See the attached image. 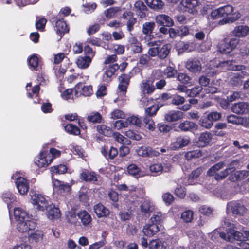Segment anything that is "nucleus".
Here are the masks:
<instances>
[{
	"mask_svg": "<svg viewBox=\"0 0 249 249\" xmlns=\"http://www.w3.org/2000/svg\"><path fill=\"white\" fill-rule=\"evenodd\" d=\"M155 26L154 22H146L142 25V32L145 35H150L152 33Z\"/></svg>",
	"mask_w": 249,
	"mask_h": 249,
	"instance_id": "58836bf2",
	"label": "nucleus"
},
{
	"mask_svg": "<svg viewBox=\"0 0 249 249\" xmlns=\"http://www.w3.org/2000/svg\"><path fill=\"white\" fill-rule=\"evenodd\" d=\"M149 249H166V246L160 239L152 240L149 243Z\"/></svg>",
	"mask_w": 249,
	"mask_h": 249,
	"instance_id": "4c0bfd02",
	"label": "nucleus"
},
{
	"mask_svg": "<svg viewBox=\"0 0 249 249\" xmlns=\"http://www.w3.org/2000/svg\"><path fill=\"white\" fill-rule=\"evenodd\" d=\"M149 169L151 173L155 175L160 174L163 170H164L165 172H168L170 170L168 167L167 168H163L161 163L153 164L149 166Z\"/></svg>",
	"mask_w": 249,
	"mask_h": 249,
	"instance_id": "72a5a7b5",
	"label": "nucleus"
},
{
	"mask_svg": "<svg viewBox=\"0 0 249 249\" xmlns=\"http://www.w3.org/2000/svg\"><path fill=\"white\" fill-rule=\"evenodd\" d=\"M127 171L129 174L136 176L140 175L141 169L136 164H131L128 166Z\"/></svg>",
	"mask_w": 249,
	"mask_h": 249,
	"instance_id": "8fccbe9b",
	"label": "nucleus"
},
{
	"mask_svg": "<svg viewBox=\"0 0 249 249\" xmlns=\"http://www.w3.org/2000/svg\"><path fill=\"white\" fill-rule=\"evenodd\" d=\"M185 98L179 95H175L172 99V103L176 106H179L183 104L185 102Z\"/></svg>",
	"mask_w": 249,
	"mask_h": 249,
	"instance_id": "052dcab7",
	"label": "nucleus"
},
{
	"mask_svg": "<svg viewBox=\"0 0 249 249\" xmlns=\"http://www.w3.org/2000/svg\"><path fill=\"white\" fill-rule=\"evenodd\" d=\"M74 89L75 95L76 97H79L81 95L89 96L93 93L91 86H84L81 83H78L75 85Z\"/></svg>",
	"mask_w": 249,
	"mask_h": 249,
	"instance_id": "6e6552de",
	"label": "nucleus"
},
{
	"mask_svg": "<svg viewBox=\"0 0 249 249\" xmlns=\"http://www.w3.org/2000/svg\"><path fill=\"white\" fill-rule=\"evenodd\" d=\"M178 80L184 84L192 85L191 78L184 73H179L178 75Z\"/></svg>",
	"mask_w": 249,
	"mask_h": 249,
	"instance_id": "79ce46f5",
	"label": "nucleus"
},
{
	"mask_svg": "<svg viewBox=\"0 0 249 249\" xmlns=\"http://www.w3.org/2000/svg\"><path fill=\"white\" fill-rule=\"evenodd\" d=\"M145 126L150 130L153 131L155 128V125L153 120L148 116H145L143 119Z\"/></svg>",
	"mask_w": 249,
	"mask_h": 249,
	"instance_id": "6e6d98bb",
	"label": "nucleus"
},
{
	"mask_svg": "<svg viewBox=\"0 0 249 249\" xmlns=\"http://www.w3.org/2000/svg\"><path fill=\"white\" fill-rule=\"evenodd\" d=\"M137 151L139 156L143 157H157L160 154L159 151L149 146H141Z\"/></svg>",
	"mask_w": 249,
	"mask_h": 249,
	"instance_id": "1a4fd4ad",
	"label": "nucleus"
},
{
	"mask_svg": "<svg viewBox=\"0 0 249 249\" xmlns=\"http://www.w3.org/2000/svg\"><path fill=\"white\" fill-rule=\"evenodd\" d=\"M202 156L201 151L199 150L190 151L186 153L185 158L187 160H191L200 157Z\"/></svg>",
	"mask_w": 249,
	"mask_h": 249,
	"instance_id": "ea45409f",
	"label": "nucleus"
},
{
	"mask_svg": "<svg viewBox=\"0 0 249 249\" xmlns=\"http://www.w3.org/2000/svg\"><path fill=\"white\" fill-rule=\"evenodd\" d=\"M14 214L17 221V228L19 231L26 233L35 229L36 223L31 220L26 212L21 208H15Z\"/></svg>",
	"mask_w": 249,
	"mask_h": 249,
	"instance_id": "f257e3e1",
	"label": "nucleus"
},
{
	"mask_svg": "<svg viewBox=\"0 0 249 249\" xmlns=\"http://www.w3.org/2000/svg\"><path fill=\"white\" fill-rule=\"evenodd\" d=\"M225 166V163L224 162H219L213 166H212L207 171V175L209 176H214V178L215 179L216 176L219 174L218 172L220 169L223 168Z\"/></svg>",
	"mask_w": 249,
	"mask_h": 249,
	"instance_id": "2f4dec72",
	"label": "nucleus"
},
{
	"mask_svg": "<svg viewBox=\"0 0 249 249\" xmlns=\"http://www.w3.org/2000/svg\"><path fill=\"white\" fill-rule=\"evenodd\" d=\"M176 47L178 50V52H190L195 50V44L193 42H184L183 41H180L177 43Z\"/></svg>",
	"mask_w": 249,
	"mask_h": 249,
	"instance_id": "393cba45",
	"label": "nucleus"
},
{
	"mask_svg": "<svg viewBox=\"0 0 249 249\" xmlns=\"http://www.w3.org/2000/svg\"><path fill=\"white\" fill-rule=\"evenodd\" d=\"M155 21L157 24L160 26L171 27L174 25L173 19L168 15L160 14L156 16Z\"/></svg>",
	"mask_w": 249,
	"mask_h": 249,
	"instance_id": "ddd939ff",
	"label": "nucleus"
},
{
	"mask_svg": "<svg viewBox=\"0 0 249 249\" xmlns=\"http://www.w3.org/2000/svg\"><path fill=\"white\" fill-rule=\"evenodd\" d=\"M159 109V106L156 105H154L148 107L145 109V114L147 115L146 116L150 117L155 115Z\"/></svg>",
	"mask_w": 249,
	"mask_h": 249,
	"instance_id": "5fc2aeb1",
	"label": "nucleus"
},
{
	"mask_svg": "<svg viewBox=\"0 0 249 249\" xmlns=\"http://www.w3.org/2000/svg\"><path fill=\"white\" fill-rule=\"evenodd\" d=\"M232 111L236 114H246L249 111V104L247 102H239L231 107Z\"/></svg>",
	"mask_w": 249,
	"mask_h": 249,
	"instance_id": "dca6fc26",
	"label": "nucleus"
},
{
	"mask_svg": "<svg viewBox=\"0 0 249 249\" xmlns=\"http://www.w3.org/2000/svg\"><path fill=\"white\" fill-rule=\"evenodd\" d=\"M66 132L71 134L78 135L80 134V131L79 128L72 124H68L65 127Z\"/></svg>",
	"mask_w": 249,
	"mask_h": 249,
	"instance_id": "de8ad7c7",
	"label": "nucleus"
},
{
	"mask_svg": "<svg viewBox=\"0 0 249 249\" xmlns=\"http://www.w3.org/2000/svg\"><path fill=\"white\" fill-rule=\"evenodd\" d=\"M134 8L135 11L139 13L141 17H142L143 12L146 10V7L143 2L141 1H137L134 4Z\"/></svg>",
	"mask_w": 249,
	"mask_h": 249,
	"instance_id": "37998d69",
	"label": "nucleus"
},
{
	"mask_svg": "<svg viewBox=\"0 0 249 249\" xmlns=\"http://www.w3.org/2000/svg\"><path fill=\"white\" fill-rule=\"evenodd\" d=\"M129 79L130 76L126 74H122L119 77L120 83L118 85V90L123 95H124L126 92Z\"/></svg>",
	"mask_w": 249,
	"mask_h": 249,
	"instance_id": "f8f14e48",
	"label": "nucleus"
},
{
	"mask_svg": "<svg viewBox=\"0 0 249 249\" xmlns=\"http://www.w3.org/2000/svg\"><path fill=\"white\" fill-rule=\"evenodd\" d=\"M53 185L55 187H58L64 192L70 193L71 191V186L68 184H64L63 182L56 180L53 182Z\"/></svg>",
	"mask_w": 249,
	"mask_h": 249,
	"instance_id": "a18cd8bd",
	"label": "nucleus"
},
{
	"mask_svg": "<svg viewBox=\"0 0 249 249\" xmlns=\"http://www.w3.org/2000/svg\"><path fill=\"white\" fill-rule=\"evenodd\" d=\"M234 36L239 38L245 37L249 35V26L247 25H238L233 30Z\"/></svg>",
	"mask_w": 249,
	"mask_h": 249,
	"instance_id": "4468645a",
	"label": "nucleus"
},
{
	"mask_svg": "<svg viewBox=\"0 0 249 249\" xmlns=\"http://www.w3.org/2000/svg\"><path fill=\"white\" fill-rule=\"evenodd\" d=\"M83 11L86 14H90L92 13L97 7L95 3H87L83 4Z\"/></svg>",
	"mask_w": 249,
	"mask_h": 249,
	"instance_id": "09e8293b",
	"label": "nucleus"
},
{
	"mask_svg": "<svg viewBox=\"0 0 249 249\" xmlns=\"http://www.w3.org/2000/svg\"><path fill=\"white\" fill-rule=\"evenodd\" d=\"M199 124L201 126L206 129H210L213 126V123L207 115L206 117L200 119L199 120Z\"/></svg>",
	"mask_w": 249,
	"mask_h": 249,
	"instance_id": "a19ab883",
	"label": "nucleus"
},
{
	"mask_svg": "<svg viewBox=\"0 0 249 249\" xmlns=\"http://www.w3.org/2000/svg\"><path fill=\"white\" fill-rule=\"evenodd\" d=\"M31 200L35 208L39 211H44L48 205L47 200L41 194L31 191Z\"/></svg>",
	"mask_w": 249,
	"mask_h": 249,
	"instance_id": "7ed1b4c3",
	"label": "nucleus"
},
{
	"mask_svg": "<svg viewBox=\"0 0 249 249\" xmlns=\"http://www.w3.org/2000/svg\"><path fill=\"white\" fill-rule=\"evenodd\" d=\"M246 72L243 71L234 73L231 78L230 83L234 86H238L242 83V79L246 75Z\"/></svg>",
	"mask_w": 249,
	"mask_h": 249,
	"instance_id": "c756f323",
	"label": "nucleus"
},
{
	"mask_svg": "<svg viewBox=\"0 0 249 249\" xmlns=\"http://www.w3.org/2000/svg\"><path fill=\"white\" fill-rule=\"evenodd\" d=\"M67 171V167L66 165L60 164L57 166L52 167L51 171L53 174H64Z\"/></svg>",
	"mask_w": 249,
	"mask_h": 249,
	"instance_id": "c03bdc74",
	"label": "nucleus"
},
{
	"mask_svg": "<svg viewBox=\"0 0 249 249\" xmlns=\"http://www.w3.org/2000/svg\"><path fill=\"white\" fill-rule=\"evenodd\" d=\"M149 54H142L139 58V63L140 64L147 66L149 65L151 58Z\"/></svg>",
	"mask_w": 249,
	"mask_h": 249,
	"instance_id": "774afa93",
	"label": "nucleus"
},
{
	"mask_svg": "<svg viewBox=\"0 0 249 249\" xmlns=\"http://www.w3.org/2000/svg\"><path fill=\"white\" fill-rule=\"evenodd\" d=\"M28 63L31 68L36 70L38 65V58L36 54L31 56L28 60Z\"/></svg>",
	"mask_w": 249,
	"mask_h": 249,
	"instance_id": "603ef678",
	"label": "nucleus"
},
{
	"mask_svg": "<svg viewBox=\"0 0 249 249\" xmlns=\"http://www.w3.org/2000/svg\"><path fill=\"white\" fill-rule=\"evenodd\" d=\"M164 117L168 122H175L183 118V113L178 110H170L165 114Z\"/></svg>",
	"mask_w": 249,
	"mask_h": 249,
	"instance_id": "aec40b11",
	"label": "nucleus"
},
{
	"mask_svg": "<svg viewBox=\"0 0 249 249\" xmlns=\"http://www.w3.org/2000/svg\"><path fill=\"white\" fill-rule=\"evenodd\" d=\"M193 217V212L191 210L184 212L181 214V218L186 222H190Z\"/></svg>",
	"mask_w": 249,
	"mask_h": 249,
	"instance_id": "bf43d9fd",
	"label": "nucleus"
},
{
	"mask_svg": "<svg viewBox=\"0 0 249 249\" xmlns=\"http://www.w3.org/2000/svg\"><path fill=\"white\" fill-rule=\"evenodd\" d=\"M93 209L98 218L107 217L110 213L109 210L100 203L95 205Z\"/></svg>",
	"mask_w": 249,
	"mask_h": 249,
	"instance_id": "4be33fe9",
	"label": "nucleus"
},
{
	"mask_svg": "<svg viewBox=\"0 0 249 249\" xmlns=\"http://www.w3.org/2000/svg\"><path fill=\"white\" fill-rule=\"evenodd\" d=\"M126 122L128 125L129 124H132L137 126H140L142 123L141 118L136 116H132L128 117L126 120Z\"/></svg>",
	"mask_w": 249,
	"mask_h": 249,
	"instance_id": "3c124183",
	"label": "nucleus"
},
{
	"mask_svg": "<svg viewBox=\"0 0 249 249\" xmlns=\"http://www.w3.org/2000/svg\"><path fill=\"white\" fill-rule=\"evenodd\" d=\"M171 46L165 44L162 46H156L150 48L148 51V54L151 57L157 56L161 59L166 58L170 53Z\"/></svg>",
	"mask_w": 249,
	"mask_h": 249,
	"instance_id": "20e7f679",
	"label": "nucleus"
},
{
	"mask_svg": "<svg viewBox=\"0 0 249 249\" xmlns=\"http://www.w3.org/2000/svg\"><path fill=\"white\" fill-rule=\"evenodd\" d=\"M118 7H111L105 11L106 17L108 18H111L115 17L116 14L119 11Z\"/></svg>",
	"mask_w": 249,
	"mask_h": 249,
	"instance_id": "13d9d810",
	"label": "nucleus"
},
{
	"mask_svg": "<svg viewBox=\"0 0 249 249\" xmlns=\"http://www.w3.org/2000/svg\"><path fill=\"white\" fill-rule=\"evenodd\" d=\"M212 139V135L210 132H206L201 134L197 142L199 147H205L208 145Z\"/></svg>",
	"mask_w": 249,
	"mask_h": 249,
	"instance_id": "a878e982",
	"label": "nucleus"
},
{
	"mask_svg": "<svg viewBox=\"0 0 249 249\" xmlns=\"http://www.w3.org/2000/svg\"><path fill=\"white\" fill-rule=\"evenodd\" d=\"M113 137L116 141L121 143L129 144L130 142L127 138L118 132L115 133Z\"/></svg>",
	"mask_w": 249,
	"mask_h": 249,
	"instance_id": "4d7b16f0",
	"label": "nucleus"
},
{
	"mask_svg": "<svg viewBox=\"0 0 249 249\" xmlns=\"http://www.w3.org/2000/svg\"><path fill=\"white\" fill-rule=\"evenodd\" d=\"M238 164V162L234 160L231 161L224 170L220 171L219 174L217 175L215 177L216 180H221L224 179L227 176L236 170V166Z\"/></svg>",
	"mask_w": 249,
	"mask_h": 249,
	"instance_id": "9b49d317",
	"label": "nucleus"
},
{
	"mask_svg": "<svg viewBox=\"0 0 249 249\" xmlns=\"http://www.w3.org/2000/svg\"><path fill=\"white\" fill-rule=\"evenodd\" d=\"M120 68L118 64H112L108 65L103 75L104 81L108 82L111 77L115 74V72Z\"/></svg>",
	"mask_w": 249,
	"mask_h": 249,
	"instance_id": "412c9836",
	"label": "nucleus"
},
{
	"mask_svg": "<svg viewBox=\"0 0 249 249\" xmlns=\"http://www.w3.org/2000/svg\"><path fill=\"white\" fill-rule=\"evenodd\" d=\"M190 142V139L187 136L177 137L171 144V148L175 150L187 145Z\"/></svg>",
	"mask_w": 249,
	"mask_h": 249,
	"instance_id": "2eb2a0df",
	"label": "nucleus"
},
{
	"mask_svg": "<svg viewBox=\"0 0 249 249\" xmlns=\"http://www.w3.org/2000/svg\"><path fill=\"white\" fill-rule=\"evenodd\" d=\"M186 67L190 71L194 73L199 72L202 69L200 61L196 59L188 60L186 63Z\"/></svg>",
	"mask_w": 249,
	"mask_h": 249,
	"instance_id": "f3484780",
	"label": "nucleus"
},
{
	"mask_svg": "<svg viewBox=\"0 0 249 249\" xmlns=\"http://www.w3.org/2000/svg\"><path fill=\"white\" fill-rule=\"evenodd\" d=\"M178 30L179 31V36L181 37H183L190 34H194V33L191 32V29H189L186 26L180 27Z\"/></svg>",
	"mask_w": 249,
	"mask_h": 249,
	"instance_id": "0e129e2a",
	"label": "nucleus"
},
{
	"mask_svg": "<svg viewBox=\"0 0 249 249\" xmlns=\"http://www.w3.org/2000/svg\"><path fill=\"white\" fill-rule=\"evenodd\" d=\"M219 236L221 238L230 242H233L235 240L239 241L240 242L237 243V245L240 248L243 249H249V243L243 240V233L233 229L229 228L226 234L224 232H220Z\"/></svg>",
	"mask_w": 249,
	"mask_h": 249,
	"instance_id": "f03ea898",
	"label": "nucleus"
},
{
	"mask_svg": "<svg viewBox=\"0 0 249 249\" xmlns=\"http://www.w3.org/2000/svg\"><path fill=\"white\" fill-rule=\"evenodd\" d=\"M77 216L84 226L89 225L92 221L91 215L86 210L79 211L77 213Z\"/></svg>",
	"mask_w": 249,
	"mask_h": 249,
	"instance_id": "bb28decb",
	"label": "nucleus"
},
{
	"mask_svg": "<svg viewBox=\"0 0 249 249\" xmlns=\"http://www.w3.org/2000/svg\"><path fill=\"white\" fill-rule=\"evenodd\" d=\"M97 130L99 133L104 135L105 136H110L112 134V130L106 125H98Z\"/></svg>",
	"mask_w": 249,
	"mask_h": 249,
	"instance_id": "49530a36",
	"label": "nucleus"
},
{
	"mask_svg": "<svg viewBox=\"0 0 249 249\" xmlns=\"http://www.w3.org/2000/svg\"><path fill=\"white\" fill-rule=\"evenodd\" d=\"M159 231V227L156 224L146 225L143 228L144 234L147 236H152Z\"/></svg>",
	"mask_w": 249,
	"mask_h": 249,
	"instance_id": "7c9ffc66",
	"label": "nucleus"
},
{
	"mask_svg": "<svg viewBox=\"0 0 249 249\" xmlns=\"http://www.w3.org/2000/svg\"><path fill=\"white\" fill-rule=\"evenodd\" d=\"M147 5L151 8L157 10L162 8L164 2L161 0H145Z\"/></svg>",
	"mask_w": 249,
	"mask_h": 249,
	"instance_id": "c9c22d12",
	"label": "nucleus"
},
{
	"mask_svg": "<svg viewBox=\"0 0 249 249\" xmlns=\"http://www.w3.org/2000/svg\"><path fill=\"white\" fill-rule=\"evenodd\" d=\"M233 11L232 6L227 5L213 10L211 12V16L213 18H219L222 17H226L230 15Z\"/></svg>",
	"mask_w": 249,
	"mask_h": 249,
	"instance_id": "0eeeda50",
	"label": "nucleus"
},
{
	"mask_svg": "<svg viewBox=\"0 0 249 249\" xmlns=\"http://www.w3.org/2000/svg\"><path fill=\"white\" fill-rule=\"evenodd\" d=\"M124 113L119 109H115L113 110L110 114V118L113 119L124 118Z\"/></svg>",
	"mask_w": 249,
	"mask_h": 249,
	"instance_id": "680f3d73",
	"label": "nucleus"
},
{
	"mask_svg": "<svg viewBox=\"0 0 249 249\" xmlns=\"http://www.w3.org/2000/svg\"><path fill=\"white\" fill-rule=\"evenodd\" d=\"M140 89L143 97L141 99L142 102V105L144 106L147 105L146 102H148L146 95H151L155 90V87L150 80H143L140 84Z\"/></svg>",
	"mask_w": 249,
	"mask_h": 249,
	"instance_id": "39448f33",
	"label": "nucleus"
},
{
	"mask_svg": "<svg viewBox=\"0 0 249 249\" xmlns=\"http://www.w3.org/2000/svg\"><path fill=\"white\" fill-rule=\"evenodd\" d=\"M99 176L94 172L82 171L80 174V178L85 181H98Z\"/></svg>",
	"mask_w": 249,
	"mask_h": 249,
	"instance_id": "5701e85b",
	"label": "nucleus"
},
{
	"mask_svg": "<svg viewBox=\"0 0 249 249\" xmlns=\"http://www.w3.org/2000/svg\"><path fill=\"white\" fill-rule=\"evenodd\" d=\"M197 125L193 122L185 121L179 124V128L183 131H191L193 129H196Z\"/></svg>",
	"mask_w": 249,
	"mask_h": 249,
	"instance_id": "f704fd0d",
	"label": "nucleus"
},
{
	"mask_svg": "<svg viewBox=\"0 0 249 249\" xmlns=\"http://www.w3.org/2000/svg\"><path fill=\"white\" fill-rule=\"evenodd\" d=\"M140 210L144 215H149V213L154 210V206L149 199L145 198L140 206Z\"/></svg>",
	"mask_w": 249,
	"mask_h": 249,
	"instance_id": "6ab92c4d",
	"label": "nucleus"
},
{
	"mask_svg": "<svg viewBox=\"0 0 249 249\" xmlns=\"http://www.w3.org/2000/svg\"><path fill=\"white\" fill-rule=\"evenodd\" d=\"M101 119L102 117L98 112L91 113L87 117V120L92 123H100Z\"/></svg>",
	"mask_w": 249,
	"mask_h": 249,
	"instance_id": "864d4df0",
	"label": "nucleus"
},
{
	"mask_svg": "<svg viewBox=\"0 0 249 249\" xmlns=\"http://www.w3.org/2000/svg\"><path fill=\"white\" fill-rule=\"evenodd\" d=\"M177 71L174 68L168 66L164 70V75L168 78L173 77Z\"/></svg>",
	"mask_w": 249,
	"mask_h": 249,
	"instance_id": "e2e57ef3",
	"label": "nucleus"
},
{
	"mask_svg": "<svg viewBox=\"0 0 249 249\" xmlns=\"http://www.w3.org/2000/svg\"><path fill=\"white\" fill-rule=\"evenodd\" d=\"M218 48V51L223 53H228L232 51L226 38L219 44Z\"/></svg>",
	"mask_w": 249,
	"mask_h": 249,
	"instance_id": "e433bc0d",
	"label": "nucleus"
},
{
	"mask_svg": "<svg viewBox=\"0 0 249 249\" xmlns=\"http://www.w3.org/2000/svg\"><path fill=\"white\" fill-rule=\"evenodd\" d=\"M55 31L58 35L61 36L67 33L69 31V28L64 21L62 19H58L56 21Z\"/></svg>",
	"mask_w": 249,
	"mask_h": 249,
	"instance_id": "c85d7f7f",
	"label": "nucleus"
},
{
	"mask_svg": "<svg viewBox=\"0 0 249 249\" xmlns=\"http://www.w3.org/2000/svg\"><path fill=\"white\" fill-rule=\"evenodd\" d=\"M17 188L21 195L26 194L29 189V183L27 180L22 177L18 178L16 181Z\"/></svg>",
	"mask_w": 249,
	"mask_h": 249,
	"instance_id": "a211bd4d",
	"label": "nucleus"
},
{
	"mask_svg": "<svg viewBox=\"0 0 249 249\" xmlns=\"http://www.w3.org/2000/svg\"><path fill=\"white\" fill-rule=\"evenodd\" d=\"M47 211V215L50 219H57L60 217V211L53 204L48 205L46 209Z\"/></svg>",
	"mask_w": 249,
	"mask_h": 249,
	"instance_id": "b1692460",
	"label": "nucleus"
},
{
	"mask_svg": "<svg viewBox=\"0 0 249 249\" xmlns=\"http://www.w3.org/2000/svg\"><path fill=\"white\" fill-rule=\"evenodd\" d=\"M50 156L47 155V152H42L40 153L37 159L35 160V163L39 167H44L48 166L53 160Z\"/></svg>",
	"mask_w": 249,
	"mask_h": 249,
	"instance_id": "9d476101",
	"label": "nucleus"
},
{
	"mask_svg": "<svg viewBox=\"0 0 249 249\" xmlns=\"http://www.w3.org/2000/svg\"><path fill=\"white\" fill-rule=\"evenodd\" d=\"M91 61L90 56H80L77 59L76 64L78 68L85 69L89 67Z\"/></svg>",
	"mask_w": 249,
	"mask_h": 249,
	"instance_id": "cd10ccee",
	"label": "nucleus"
},
{
	"mask_svg": "<svg viewBox=\"0 0 249 249\" xmlns=\"http://www.w3.org/2000/svg\"><path fill=\"white\" fill-rule=\"evenodd\" d=\"M231 212L232 214L236 215H243L247 212V209L242 204L236 202H230L227 205V213Z\"/></svg>",
	"mask_w": 249,
	"mask_h": 249,
	"instance_id": "423d86ee",
	"label": "nucleus"
},
{
	"mask_svg": "<svg viewBox=\"0 0 249 249\" xmlns=\"http://www.w3.org/2000/svg\"><path fill=\"white\" fill-rule=\"evenodd\" d=\"M181 4L183 6L188 8L191 11L189 12L193 14L196 12L195 8L199 5V2L197 0H182Z\"/></svg>",
	"mask_w": 249,
	"mask_h": 249,
	"instance_id": "473e14b6",
	"label": "nucleus"
},
{
	"mask_svg": "<svg viewBox=\"0 0 249 249\" xmlns=\"http://www.w3.org/2000/svg\"><path fill=\"white\" fill-rule=\"evenodd\" d=\"M113 126L115 129L119 130L122 128L127 127L128 125L126 120H118L115 121Z\"/></svg>",
	"mask_w": 249,
	"mask_h": 249,
	"instance_id": "338daca9",
	"label": "nucleus"
},
{
	"mask_svg": "<svg viewBox=\"0 0 249 249\" xmlns=\"http://www.w3.org/2000/svg\"><path fill=\"white\" fill-rule=\"evenodd\" d=\"M162 219V215L161 213L156 212L154 213L153 216L151 217L150 220L152 224L159 223Z\"/></svg>",
	"mask_w": 249,
	"mask_h": 249,
	"instance_id": "69168bd1",
	"label": "nucleus"
}]
</instances>
